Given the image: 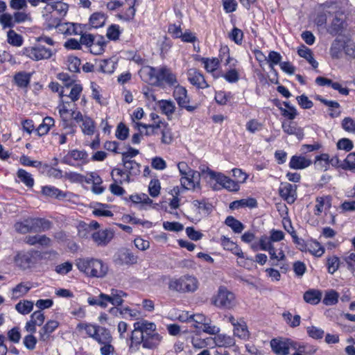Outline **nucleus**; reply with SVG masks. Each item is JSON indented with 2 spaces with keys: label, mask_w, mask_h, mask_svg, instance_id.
Instances as JSON below:
<instances>
[{
  "label": "nucleus",
  "mask_w": 355,
  "mask_h": 355,
  "mask_svg": "<svg viewBox=\"0 0 355 355\" xmlns=\"http://www.w3.org/2000/svg\"><path fill=\"white\" fill-rule=\"evenodd\" d=\"M130 337V349L138 350L141 345L143 348L154 349L162 340V336L157 330V325L145 319H139L133 324Z\"/></svg>",
  "instance_id": "1"
},
{
  "label": "nucleus",
  "mask_w": 355,
  "mask_h": 355,
  "mask_svg": "<svg viewBox=\"0 0 355 355\" xmlns=\"http://www.w3.org/2000/svg\"><path fill=\"white\" fill-rule=\"evenodd\" d=\"M51 227L52 223L50 220L42 218H27L17 222L14 225L15 231L20 234L45 232Z\"/></svg>",
  "instance_id": "2"
},
{
  "label": "nucleus",
  "mask_w": 355,
  "mask_h": 355,
  "mask_svg": "<svg viewBox=\"0 0 355 355\" xmlns=\"http://www.w3.org/2000/svg\"><path fill=\"white\" fill-rule=\"evenodd\" d=\"M78 270L86 275L93 277H102L107 270L101 260L93 258L78 259L76 263Z\"/></svg>",
  "instance_id": "3"
},
{
  "label": "nucleus",
  "mask_w": 355,
  "mask_h": 355,
  "mask_svg": "<svg viewBox=\"0 0 355 355\" xmlns=\"http://www.w3.org/2000/svg\"><path fill=\"white\" fill-rule=\"evenodd\" d=\"M126 296L127 294L123 291L112 288L110 294L101 293L97 298L89 297L87 302L89 305H97L103 309L107 306L108 303L118 307L122 305L123 297Z\"/></svg>",
  "instance_id": "4"
},
{
  "label": "nucleus",
  "mask_w": 355,
  "mask_h": 355,
  "mask_svg": "<svg viewBox=\"0 0 355 355\" xmlns=\"http://www.w3.org/2000/svg\"><path fill=\"white\" fill-rule=\"evenodd\" d=\"M198 287L197 279L191 275L171 279L168 283L170 290L180 293H193L197 290Z\"/></svg>",
  "instance_id": "5"
},
{
  "label": "nucleus",
  "mask_w": 355,
  "mask_h": 355,
  "mask_svg": "<svg viewBox=\"0 0 355 355\" xmlns=\"http://www.w3.org/2000/svg\"><path fill=\"white\" fill-rule=\"evenodd\" d=\"M41 259V254L37 251L21 252L15 256V262L20 269L24 270L36 267Z\"/></svg>",
  "instance_id": "6"
},
{
  "label": "nucleus",
  "mask_w": 355,
  "mask_h": 355,
  "mask_svg": "<svg viewBox=\"0 0 355 355\" xmlns=\"http://www.w3.org/2000/svg\"><path fill=\"white\" fill-rule=\"evenodd\" d=\"M54 53L55 51L52 49L46 48L42 44H35L23 49L24 55L35 61L49 59Z\"/></svg>",
  "instance_id": "7"
},
{
  "label": "nucleus",
  "mask_w": 355,
  "mask_h": 355,
  "mask_svg": "<svg viewBox=\"0 0 355 355\" xmlns=\"http://www.w3.org/2000/svg\"><path fill=\"white\" fill-rule=\"evenodd\" d=\"M213 303L219 308L230 309L235 306V296L227 288L220 287L214 297Z\"/></svg>",
  "instance_id": "8"
},
{
  "label": "nucleus",
  "mask_w": 355,
  "mask_h": 355,
  "mask_svg": "<svg viewBox=\"0 0 355 355\" xmlns=\"http://www.w3.org/2000/svg\"><path fill=\"white\" fill-rule=\"evenodd\" d=\"M270 346L276 354L288 355L290 348H297V343L289 338H274L270 341Z\"/></svg>",
  "instance_id": "9"
},
{
  "label": "nucleus",
  "mask_w": 355,
  "mask_h": 355,
  "mask_svg": "<svg viewBox=\"0 0 355 355\" xmlns=\"http://www.w3.org/2000/svg\"><path fill=\"white\" fill-rule=\"evenodd\" d=\"M140 164L136 162L135 161H131V162H127V164L124 166L125 171H123L121 169L115 168L112 171V175L114 176V173L117 175L121 177H123V180H119V182L121 184L123 181L130 182V176H136L139 175L140 171Z\"/></svg>",
  "instance_id": "10"
},
{
  "label": "nucleus",
  "mask_w": 355,
  "mask_h": 355,
  "mask_svg": "<svg viewBox=\"0 0 355 355\" xmlns=\"http://www.w3.org/2000/svg\"><path fill=\"white\" fill-rule=\"evenodd\" d=\"M62 162L70 166L82 165L88 162V155L84 150H73L62 158Z\"/></svg>",
  "instance_id": "11"
},
{
  "label": "nucleus",
  "mask_w": 355,
  "mask_h": 355,
  "mask_svg": "<svg viewBox=\"0 0 355 355\" xmlns=\"http://www.w3.org/2000/svg\"><path fill=\"white\" fill-rule=\"evenodd\" d=\"M173 96L178 105L186 109L188 112H192L197 108L196 105H189L190 100L185 87L180 85L176 86L173 91Z\"/></svg>",
  "instance_id": "12"
},
{
  "label": "nucleus",
  "mask_w": 355,
  "mask_h": 355,
  "mask_svg": "<svg viewBox=\"0 0 355 355\" xmlns=\"http://www.w3.org/2000/svg\"><path fill=\"white\" fill-rule=\"evenodd\" d=\"M114 261L117 265H130L137 262V257L129 250L123 248L119 250L114 256Z\"/></svg>",
  "instance_id": "13"
},
{
  "label": "nucleus",
  "mask_w": 355,
  "mask_h": 355,
  "mask_svg": "<svg viewBox=\"0 0 355 355\" xmlns=\"http://www.w3.org/2000/svg\"><path fill=\"white\" fill-rule=\"evenodd\" d=\"M187 74L189 83L198 88L205 89L209 87L203 74L199 70L191 68L187 71Z\"/></svg>",
  "instance_id": "14"
},
{
  "label": "nucleus",
  "mask_w": 355,
  "mask_h": 355,
  "mask_svg": "<svg viewBox=\"0 0 355 355\" xmlns=\"http://www.w3.org/2000/svg\"><path fill=\"white\" fill-rule=\"evenodd\" d=\"M141 78L152 85L158 86V69L144 66L139 71Z\"/></svg>",
  "instance_id": "15"
},
{
  "label": "nucleus",
  "mask_w": 355,
  "mask_h": 355,
  "mask_svg": "<svg viewBox=\"0 0 355 355\" xmlns=\"http://www.w3.org/2000/svg\"><path fill=\"white\" fill-rule=\"evenodd\" d=\"M114 232L111 229L101 230L92 234L93 241L98 246L107 245L114 237Z\"/></svg>",
  "instance_id": "16"
},
{
  "label": "nucleus",
  "mask_w": 355,
  "mask_h": 355,
  "mask_svg": "<svg viewBox=\"0 0 355 355\" xmlns=\"http://www.w3.org/2000/svg\"><path fill=\"white\" fill-rule=\"evenodd\" d=\"M180 318L183 321L191 323V327L195 328L198 333L201 332L202 324L206 322L207 320V318L202 314L198 313L189 315L188 313L185 315L184 314L180 315Z\"/></svg>",
  "instance_id": "17"
},
{
  "label": "nucleus",
  "mask_w": 355,
  "mask_h": 355,
  "mask_svg": "<svg viewBox=\"0 0 355 355\" xmlns=\"http://www.w3.org/2000/svg\"><path fill=\"white\" fill-rule=\"evenodd\" d=\"M68 4L64 3L62 0H51L44 7L45 11H52L62 17L66 15L68 11Z\"/></svg>",
  "instance_id": "18"
},
{
  "label": "nucleus",
  "mask_w": 355,
  "mask_h": 355,
  "mask_svg": "<svg viewBox=\"0 0 355 355\" xmlns=\"http://www.w3.org/2000/svg\"><path fill=\"white\" fill-rule=\"evenodd\" d=\"M163 82L169 85L177 83L176 76L166 67L158 69V86L161 85Z\"/></svg>",
  "instance_id": "19"
},
{
  "label": "nucleus",
  "mask_w": 355,
  "mask_h": 355,
  "mask_svg": "<svg viewBox=\"0 0 355 355\" xmlns=\"http://www.w3.org/2000/svg\"><path fill=\"white\" fill-rule=\"evenodd\" d=\"M200 173L197 171L190 170V173L181 178V184L185 189H193L199 186Z\"/></svg>",
  "instance_id": "20"
},
{
  "label": "nucleus",
  "mask_w": 355,
  "mask_h": 355,
  "mask_svg": "<svg viewBox=\"0 0 355 355\" xmlns=\"http://www.w3.org/2000/svg\"><path fill=\"white\" fill-rule=\"evenodd\" d=\"M296 185L290 183L282 184L279 194L287 202L293 203L296 199Z\"/></svg>",
  "instance_id": "21"
},
{
  "label": "nucleus",
  "mask_w": 355,
  "mask_h": 355,
  "mask_svg": "<svg viewBox=\"0 0 355 355\" xmlns=\"http://www.w3.org/2000/svg\"><path fill=\"white\" fill-rule=\"evenodd\" d=\"M59 322L56 320L48 321L39 331L40 340L47 341L51 334L58 327Z\"/></svg>",
  "instance_id": "22"
},
{
  "label": "nucleus",
  "mask_w": 355,
  "mask_h": 355,
  "mask_svg": "<svg viewBox=\"0 0 355 355\" xmlns=\"http://www.w3.org/2000/svg\"><path fill=\"white\" fill-rule=\"evenodd\" d=\"M58 32L65 35H80L82 33L79 25L71 22H63L58 26Z\"/></svg>",
  "instance_id": "23"
},
{
  "label": "nucleus",
  "mask_w": 355,
  "mask_h": 355,
  "mask_svg": "<svg viewBox=\"0 0 355 355\" xmlns=\"http://www.w3.org/2000/svg\"><path fill=\"white\" fill-rule=\"evenodd\" d=\"M110 312L115 315H118V313L120 315L125 318L139 319L141 313L139 311L135 309H131L128 306L125 307H113L110 309Z\"/></svg>",
  "instance_id": "24"
},
{
  "label": "nucleus",
  "mask_w": 355,
  "mask_h": 355,
  "mask_svg": "<svg viewBox=\"0 0 355 355\" xmlns=\"http://www.w3.org/2000/svg\"><path fill=\"white\" fill-rule=\"evenodd\" d=\"M159 132H160L162 135L161 142L162 144L169 145L173 142L174 139V135L172 131V128L167 123L160 121Z\"/></svg>",
  "instance_id": "25"
},
{
  "label": "nucleus",
  "mask_w": 355,
  "mask_h": 355,
  "mask_svg": "<svg viewBox=\"0 0 355 355\" xmlns=\"http://www.w3.org/2000/svg\"><path fill=\"white\" fill-rule=\"evenodd\" d=\"M24 241L26 243L31 245L38 244L44 247H49L52 243V241L50 238L47 237L46 235L40 234L35 236H27L25 237Z\"/></svg>",
  "instance_id": "26"
},
{
  "label": "nucleus",
  "mask_w": 355,
  "mask_h": 355,
  "mask_svg": "<svg viewBox=\"0 0 355 355\" xmlns=\"http://www.w3.org/2000/svg\"><path fill=\"white\" fill-rule=\"evenodd\" d=\"M42 17L44 18L48 28L51 29L55 28L58 29V26L61 24V17L52 11H45L44 8L42 10Z\"/></svg>",
  "instance_id": "27"
},
{
  "label": "nucleus",
  "mask_w": 355,
  "mask_h": 355,
  "mask_svg": "<svg viewBox=\"0 0 355 355\" xmlns=\"http://www.w3.org/2000/svg\"><path fill=\"white\" fill-rule=\"evenodd\" d=\"M200 62L204 64L205 70L208 73H212L214 78L220 77V74H215V72L220 64V61L218 58H200Z\"/></svg>",
  "instance_id": "28"
},
{
  "label": "nucleus",
  "mask_w": 355,
  "mask_h": 355,
  "mask_svg": "<svg viewBox=\"0 0 355 355\" xmlns=\"http://www.w3.org/2000/svg\"><path fill=\"white\" fill-rule=\"evenodd\" d=\"M311 164V160L303 156L294 155L291 157L289 166L293 169H304Z\"/></svg>",
  "instance_id": "29"
},
{
  "label": "nucleus",
  "mask_w": 355,
  "mask_h": 355,
  "mask_svg": "<svg viewBox=\"0 0 355 355\" xmlns=\"http://www.w3.org/2000/svg\"><path fill=\"white\" fill-rule=\"evenodd\" d=\"M204 174H206L207 177L209 178L211 180L216 181V184L213 186L214 189H218L217 187V184L221 187L224 185V182H226V180L227 179V176L225 175L224 174L221 173L215 172L209 168H207L206 170H204L202 171Z\"/></svg>",
  "instance_id": "30"
},
{
  "label": "nucleus",
  "mask_w": 355,
  "mask_h": 355,
  "mask_svg": "<svg viewBox=\"0 0 355 355\" xmlns=\"http://www.w3.org/2000/svg\"><path fill=\"white\" fill-rule=\"evenodd\" d=\"M212 340L214 344L218 347H230L235 345L234 338L224 334H216Z\"/></svg>",
  "instance_id": "31"
},
{
  "label": "nucleus",
  "mask_w": 355,
  "mask_h": 355,
  "mask_svg": "<svg viewBox=\"0 0 355 355\" xmlns=\"http://www.w3.org/2000/svg\"><path fill=\"white\" fill-rule=\"evenodd\" d=\"M316 99L320 101L324 105H327L329 108V116L331 118H336L340 116V111L339 110L340 104L337 101L327 100L320 96H318Z\"/></svg>",
  "instance_id": "32"
},
{
  "label": "nucleus",
  "mask_w": 355,
  "mask_h": 355,
  "mask_svg": "<svg viewBox=\"0 0 355 355\" xmlns=\"http://www.w3.org/2000/svg\"><path fill=\"white\" fill-rule=\"evenodd\" d=\"M93 339L96 340L99 344L111 343L112 340L110 331L105 327L101 326L98 327Z\"/></svg>",
  "instance_id": "33"
},
{
  "label": "nucleus",
  "mask_w": 355,
  "mask_h": 355,
  "mask_svg": "<svg viewBox=\"0 0 355 355\" xmlns=\"http://www.w3.org/2000/svg\"><path fill=\"white\" fill-rule=\"evenodd\" d=\"M331 206V198L329 196L318 197L316 198V205L314 209V214L316 216L320 215L324 209Z\"/></svg>",
  "instance_id": "34"
},
{
  "label": "nucleus",
  "mask_w": 355,
  "mask_h": 355,
  "mask_svg": "<svg viewBox=\"0 0 355 355\" xmlns=\"http://www.w3.org/2000/svg\"><path fill=\"white\" fill-rule=\"evenodd\" d=\"M298 55L306 59L309 64H311V66L316 69L318 66V62L313 58V53L310 49L305 46H302L298 51H297Z\"/></svg>",
  "instance_id": "35"
},
{
  "label": "nucleus",
  "mask_w": 355,
  "mask_h": 355,
  "mask_svg": "<svg viewBox=\"0 0 355 355\" xmlns=\"http://www.w3.org/2000/svg\"><path fill=\"white\" fill-rule=\"evenodd\" d=\"M105 42L104 38L101 35H96L94 42L89 48V51L94 55H100L104 52Z\"/></svg>",
  "instance_id": "36"
},
{
  "label": "nucleus",
  "mask_w": 355,
  "mask_h": 355,
  "mask_svg": "<svg viewBox=\"0 0 355 355\" xmlns=\"http://www.w3.org/2000/svg\"><path fill=\"white\" fill-rule=\"evenodd\" d=\"M31 284L28 282L24 283L21 282L17 284L15 288L12 290V298L17 299L25 295L31 289Z\"/></svg>",
  "instance_id": "37"
},
{
  "label": "nucleus",
  "mask_w": 355,
  "mask_h": 355,
  "mask_svg": "<svg viewBox=\"0 0 355 355\" xmlns=\"http://www.w3.org/2000/svg\"><path fill=\"white\" fill-rule=\"evenodd\" d=\"M159 107L162 112L169 119L175 110V105L171 100H162L159 102Z\"/></svg>",
  "instance_id": "38"
},
{
  "label": "nucleus",
  "mask_w": 355,
  "mask_h": 355,
  "mask_svg": "<svg viewBox=\"0 0 355 355\" xmlns=\"http://www.w3.org/2000/svg\"><path fill=\"white\" fill-rule=\"evenodd\" d=\"M54 119L52 117L46 116L45 117L42 123L38 126L36 131L39 136H43L46 135L51 127L54 125Z\"/></svg>",
  "instance_id": "39"
},
{
  "label": "nucleus",
  "mask_w": 355,
  "mask_h": 355,
  "mask_svg": "<svg viewBox=\"0 0 355 355\" xmlns=\"http://www.w3.org/2000/svg\"><path fill=\"white\" fill-rule=\"evenodd\" d=\"M58 110L59 112V114L60 115V117L62 119V120L64 122V127H67V121L69 120V115H71L70 112H72V110L70 108V104L68 102H64L62 100L61 101V103L59 104L58 106Z\"/></svg>",
  "instance_id": "40"
},
{
  "label": "nucleus",
  "mask_w": 355,
  "mask_h": 355,
  "mask_svg": "<svg viewBox=\"0 0 355 355\" xmlns=\"http://www.w3.org/2000/svg\"><path fill=\"white\" fill-rule=\"evenodd\" d=\"M322 297V293L319 291L310 290L304 294V300L309 304H317L320 302Z\"/></svg>",
  "instance_id": "41"
},
{
  "label": "nucleus",
  "mask_w": 355,
  "mask_h": 355,
  "mask_svg": "<svg viewBox=\"0 0 355 355\" xmlns=\"http://www.w3.org/2000/svg\"><path fill=\"white\" fill-rule=\"evenodd\" d=\"M234 335L244 340L249 338L250 333L245 322L242 321L241 324L234 328Z\"/></svg>",
  "instance_id": "42"
},
{
  "label": "nucleus",
  "mask_w": 355,
  "mask_h": 355,
  "mask_svg": "<svg viewBox=\"0 0 355 355\" xmlns=\"http://www.w3.org/2000/svg\"><path fill=\"white\" fill-rule=\"evenodd\" d=\"M306 251H309L311 254L320 257L324 252V249L321 245L315 241H311L306 243Z\"/></svg>",
  "instance_id": "43"
},
{
  "label": "nucleus",
  "mask_w": 355,
  "mask_h": 355,
  "mask_svg": "<svg viewBox=\"0 0 355 355\" xmlns=\"http://www.w3.org/2000/svg\"><path fill=\"white\" fill-rule=\"evenodd\" d=\"M105 21L106 17L102 12H94L89 19L91 26L95 28L103 26Z\"/></svg>",
  "instance_id": "44"
},
{
  "label": "nucleus",
  "mask_w": 355,
  "mask_h": 355,
  "mask_svg": "<svg viewBox=\"0 0 355 355\" xmlns=\"http://www.w3.org/2000/svg\"><path fill=\"white\" fill-rule=\"evenodd\" d=\"M82 91H83L82 86L79 84H75L71 88V90H70V92L69 94H64V90L62 89L60 93V96L61 97H62L64 96H67L71 98V100L72 101L75 102L78 100Z\"/></svg>",
  "instance_id": "45"
},
{
  "label": "nucleus",
  "mask_w": 355,
  "mask_h": 355,
  "mask_svg": "<svg viewBox=\"0 0 355 355\" xmlns=\"http://www.w3.org/2000/svg\"><path fill=\"white\" fill-rule=\"evenodd\" d=\"M42 193L46 196L54 197L58 199L64 198L66 194L54 187L46 186L42 188Z\"/></svg>",
  "instance_id": "46"
},
{
  "label": "nucleus",
  "mask_w": 355,
  "mask_h": 355,
  "mask_svg": "<svg viewBox=\"0 0 355 355\" xmlns=\"http://www.w3.org/2000/svg\"><path fill=\"white\" fill-rule=\"evenodd\" d=\"M136 3V0H128V8L127 10L123 13L119 14L118 17L123 19L125 21H130L132 19L135 17L136 10L135 8V6Z\"/></svg>",
  "instance_id": "47"
},
{
  "label": "nucleus",
  "mask_w": 355,
  "mask_h": 355,
  "mask_svg": "<svg viewBox=\"0 0 355 355\" xmlns=\"http://www.w3.org/2000/svg\"><path fill=\"white\" fill-rule=\"evenodd\" d=\"M225 224L230 227L235 233H241L244 230V225L239 220L233 216H227L225 219Z\"/></svg>",
  "instance_id": "48"
},
{
  "label": "nucleus",
  "mask_w": 355,
  "mask_h": 355,
  "mask_svg": "<svg viewBox=\"0 0 355 355\" xmlns=\"http://www.w3.org/2000/svg\"><path fill=\"white\" fill-rule=\"evenodd\" d=\"M31 75L26 72H19L15 77V83L21 87H26L30 83Z\"/></svg>",
  "instance_id": "49"
},
{
  "label": "nucleus",
  "mask_w": 355,
  "mask_h": 355,
  "mask_svg": "<svg viewBox=\"0 0 355 355\" xmlns=\"http://www.w3.org/2000/svg\"><path fill=\"white\" fill-rule=\"evenodd\" d=\"M82 131L84 134L92 135L95 131V125L94 121L89 116H87L80 125Z\"/></svg>",
  "instance_id": "50"
},
{
  "label": "nucleus",
  "mask_w": 355,
  "mask_h": 355,
  "mask_svg": "<svg viewBox=\"0 0 355 355\" xmlns=\"http://www.w3.org/2000/svg\"><path fill=\"white\" fill-rule=\"evenodd\" d=\"M17 177L24 184L28 187H32L34 184V180L32 175L24 169H19L17 171Z\"/></svg>",
  "instance_id": "51"
},
{
  "label": "nucleus",
  "mask_w": 355,
  "mask_h": 355,
  "mask_svg": "<svg viewBox=\"0 0 355 355\" xmlns=\"http://www.w3.org/2000/svg\"><path fill=\"white\" fill-rule=\"evenodd\" d=\"M115 69V62L112 59H105L100 61L99 71L103 73H111Z\"/></svg>",
  "instance_id": "52"
},
{
  "label": "nucleus",
  "mask_w": 355,
  "mask_h": 355,
  "mask_svg": "<svg viewBox=\"0 0 355 355\" xmlns=\"http://www.w3.org/2000/svg\"><path fill=\"white\" fill-rule=\"evenodd\" d=\"M33 308V303L29 300H24L23 302H19L15 305L16 310L23 314L26 315L29 313Z\"/></svg>",
  "instance_id": "53"
},
{
  "label": "nucleus",
  "mask_w": 355,
  "mask_h": 355,
  "mask_svg": "<svg viewBox=\"0 0 355 355\" xmlns=\"http://www.w3.org/2000/svg\"><path fill=\"white\" fill-rule=\"evenodd\" d=\"M201 331H203L209 335H216L220 332V328L211 323L210 319L207 318L206 322L202 324Z\"/></svg>",
  "instance_id": "54"
},
{
  "label": "nucleus",
  "mask_w": 355,
  "mask_h": 355,
  "mask_svg": "<svg viewBox=\"0 0 355 355\" xmlns=\"http://www.w3.org/2000/svg\"><path fill=\"white\" fill-rule=\"evenodd\" d=\"M137 126L139 128L140 127L144 128L146 129V135H156L159 133V126H160V121H155L152 124H144V123H137Z\"/></svg>",
  "instance_id": "55"
},
{
  "label": "nucleus",
  "mask_w": 355,
  "mask_h": 355,
  "mask_svg": "<svg viewBox=\"0 0 355 355\" xmlns=\"http://www.w3.org/2000/svg\"><path fill=\"white\" fill-rule=\"evenodd\" d=\"M8 42L15 46H20L22 45L23 39L22 37L15 33L13 30H10L8 32Z\"/></svg>",
  "instance_id": "56"
},
{
  "label": "nucleus",
  "mask_w": 355,
  "mask_h": 355,
  "mask_svg": "<svg viewBox=\"0 0 355 355\" xmlns=\"http://www.w3.org/2000/svg\"><path fill=\"white\" fill-rule=\"evenodd\" d=\"M338 293L335 291L331 290L329 292H327L322 302L327 306L336 304L338 301Z\"/></svg>",
  "instance_id": "57"
},
{
  "label": "nucleus",
  "mask_w": 355,
  "mask_h": 355,
  "mask_svg": "<svg viewBox=\"0 0 355 355\" xmlns=\"http://www.w3.org/2000/svg\"><path fill=\"white\" fill-rule=\"evenodd\" d=\"M343 45L340 41L335 40L331 46L330 54L333 58L338 59L340 58Z\"/></svg>",
  "instance_id": "58"
},
{
  "label": "nucleus",
  "mask_w": 355,
  "mask_h": 355,
  "mask_svg": "<svg viewBox=\"0 0 355 355\" xmlns=\"http://www.w3.org/2000/svg\"><path fill=\"white\" fill-rule=\"evenodd\" d=\"M13 17V20L15 21V24L31 21L32 19L30 13L25 12V10H22L21 11L18 10L14 12Z\"/></svg>",
  "instance_id": "59"
},
{
  "label": "nucleus",
  "mask_w": 355,
  "mask_h": 355,
  "mask_svg": "<svg viewBox=\"0 0 355 355\" xmlns=\"http://www.w3.org/2000/svg\"><path fill=\"white\" fill-rule=\"evenodd\" d=\"M342 128L347 132L355 134V120L351 117H345L341 122Z\"/></svg>",
  "instance_id": "60"
},
{
  "label": "nucleus",
  "mask_w": 355,
  "mask_h": 355,
  "mask_svg": "<svg viewBox=\"0 0 355 355\" xmlns=\"http://www.w3.org/2000/svg\"><path fill=\"white\" fill-rule=\"evenodd\" d=\"M284 105L287 109L279 107L283 116L288 117L290 120L294 119L297 115L296 109L293 106H291L289 102L285 101L284 102Z\"/></svg>",
  "instance_id": "61"
},
{
  "label": "nucleus",
  "mask_w": 355,
  "mask_h": 355,
  "mask_svg": "<svg viewBox=\"0 0 355 355\" xmlns=\"http://www.w3.org/2000/svg\"><path fill=\"white\" fill-rule=\"evenodd\" d=\"M327 266L328 272L331 274H334L339 268V258L336 256L329 257L327 261Z\"/></svg>",
  "instance_id": "62"
},
{
  "label": "nucleus",
  "mask_w": 355,
  "mask_h": 355,
  "mask_svg": "<svg viewBox=\"0 0 355 355\" xmlns=\"http://www.w3.org/2000/svg\"><path fill=\"white\" fill-rule=\"evenodd\" d=\"M13 15L9 13H4L0 16V24L3 28H12L15 26V21L13 20Z\"/></svg>",
  "instance_id": "63"
},
{
  "label": "nucleus",
  "mask_w": 355,
  "mask_h": 355,
  "mask_svg": "<svg viewBox=\"0 0 355 355\" xmlns=\"http://www.w3.org/2000/svg\"><path fill=\"white\" fill-rule=\"evenodd\" d=\"M283 317L287 324L291 327H296L300 324V316L299 315L293 316L291 313L287 312L283 313Z\"/></svg>",
  "instance_id": "64"
}]
</instances>
